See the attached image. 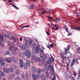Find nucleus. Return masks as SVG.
I'll return each mask as SVG.
<instances>
[{"label":"nucleus","instance_id":"1","mask_svg":"<svg viewBox=\"0 0 80 80\" xmlns=\"http://www.w3.org/2000/svg\"><path fill=\"white\" fill-rule=\"evenodd\" d=\"M68 49L67 48H65V51L66 53H65V52H60V55L61 56V58H62V61L63 62V60L67 58V53H68Z\"/></svg>","mask_w":80,"mask_h":80},{"label":"nucleus","instance_id":"2","mask_svg":"<svg viewBox=\"0 0 80 80\" xmlns=\"http://www.w3.org/2000/svg\"><path fill=\"white\" fill-rule=\"evenodd\" d=\"M46 69L47 70H48V69L50 68L51 70H52V71L50 72V74L52 75V74H53L54 73V69H53V66H52L51 64H49L48 65L47 64L45 65Z\"/></svg>","mask_w":80,"mask_h":80},{"label":"nucleus","instance_id":"3","mask_svg":"<svg viewBox=\"0 0 80 80\" xmlns=\"http://www.w3.org/2000/svg\"><path fill=\"white\" fill-rule=\"evenodd\" d=\"M37 46L35 48L34 50H32L33 53H38L39 52V53H42V50H41V49L40 48V46L39 45V44H38Z\"/></svg>","mask_w":80,"mask_h":80},{"label":"nucleus","instance_id":"4","mask_svg":"<svg viewBox=\"0 0 80 80\" xmlns=\"http://www.w3.org/2000/svg\"><path fill=\"white\" fill-rule=\"evenodd\" d=\"M41 74H38L36 75V76L34 74H32V77L33 78V79L34 80H37V79L38 80L40 77H41Z\"/></svg>","mask_w":80,"mask_h":80},{"label":"nucleus","instance_id":"5","mask_svg":"<svg viewBox=\"0 0 80 80\" xmlns=\"http://www.w3.org/2000/svg\"><path fill=\"white\" fill-rule=\"evenodd\" d=\"M13 69L12 68H4L3 69V71L4 72H6V73H10L11 72H13Z\"/></svg>","mask_w":80,"mask_h":80},{"label":"nucleus","instance_id":"6","mask_svg":"<svg viewBox=\"0 0 80 80\" xmlns=\"http://www.w3.org/2000/svg\"><path fill=\"white\" fill-rule=\"evenodd\" d=\"M24 54L26 55L28 58H30V55H31V52L29 50H27L26 52H24Z\"/></svg>","mask_w":80,"mask_h":80},{"label":"nucleus","instance_id":"7","mask_svg":"<svg viewBox=\"0 0 80 80\" xmlns=\"http://www.w3.org/2000/svg\"><path fill=\"white\" fill-rule=\"evenodd\" d=\"M40 56L41 58H43L41 59V61L42 62H45V59H46V58H47V56L44 54H40Z\"/></svg>","mask_w":80,"mask_h":80},{"label":"nucleus","instance_id":"8","mask_svg":"<svg viewBox=\"0 0 80 80\" xmlns=\"http://www.w3.org/2000/svg\"><path fill=\"white\" fill-rule=\"evenodd\" d=\"M12 61L15 63L18 62V58L15 57H13L11 58Z\"/></svg>","mask_w":80,"mask_h":80},{"label":"nucleus","instance_id":"9","mask_svg":"<svg viewBox=\"0 0 80 80\" xmlns=\"http://www.w3.org/2000/svg\"><path fill=\"white\" fill-rule=\"evenodd\" d=\"M7 37L9 40H12V39H14L15 38V37L10 34H7Z\"/></svg>","mask_w":80,"mask_h":80},{"label":"nucleus","instance_id":"10","mask_svg":"<svg viewBox=\"0 0 80 80\" xmlns=\"http://www.w3.org/2000/svg\"><path fill=\"white\" fill-rule=\"evenodd\" d=\"M23 42L25 43V46L27 47L28 46V40L26 38H24Z\"/></svg>","mask_w":80,"mask_h":80},{"label":"nucleus","instance_id":"11","mask_svg":"<svg viewBox=\"0 0 80 80\" xmlns=\"http://www.w3.org/2000/svg\"><path fill=\"white\" fill-rule=\"evenodd\" d=\"M14 74H12L9 75V77H8V80H12L13 78L14 77Z\"/></svg>","mask_w":80,"mask_h":80},{"label":"nucleus","instance_id":"12","mask_svg":"<svg viewBox=\"0 0 80 80\" xmlns=\"http://www.w3.org/2000/svg\"><path fill=\"white\" fill-rule=\"evenodd\" d=\"M6 60L8 63H11L12 62V59L10 58H7L6 59Z\"/></svg>","mask_w":80,"mask_h":80},{"label":"nucleus","instance_id":"13","mask_svg":"<svg viewBox=\"0 0 80 80\" xmlns=\"http://www.w3.org/2000/svg\"><path fill=\"white\" fill-rule=\"evenodd\" d=\"M20 67L21 68L23 67V61L21 59L20 60Z\"/></svg>","mask_w":80,"mask_h":80},{"label":"nucleus","instance_id":"14","mask_svg":"<svg viewBox=\"0 0 80 80\" xmlns=\"http://www.w3.org/2000/svg\"><path fill=\"white\" fill-rule=\"evenodd\" d=\"M15 74L17 75H19L20 74V71L19 70H16L14 72Z\"/></svg>","mask_w":80,"mask_h":80},{"label":"nucleus","instance_id":"15","mask_svg":"<svg viewBox=\"0 0 80 80\" xmlns=\"http://www.w3.org/2000/svg\"><path fill=\"white\" fill-rule=\"evenodd\" d=\"M28 43L29 45H32V40L31 39L28 40Z\"/></svg>","mask_w":80,"mask_h":80},{"label":"nucleus","instance_id":"16","mask_svg":"<svg viewBox=\"0 0 80 80\" xmlns=\"http://www.w3.org/2000/svg\"><path fill=\"white\" fill-rule=\"evenodd\" d=\"M0 40L1 42H3V35L0 34Z\"/></svg>","mask_w":80,"mask_h":80},{"label":"nucleus","instance_id":"17","mask_svg":"<svg viewBox=\"0 0 80 80\" xmlns=\"http://www.w3.org/2000/svg\"><path fill=\"white\" fill-rule=\"evenodd\" d=\"M80 30V28L78 27H75L73 28V30Z\"/></svg>","mask_w":80,"mask_h":80},{"label":"nucleus","instance_id":"18","mask_svg":"<svg viewBox=\"0 0 80 80\" xmlns=\"http://www.w3.org/2000/svg\"><path fill=\"white\" fill-rule=\"evenodd\" d=\"M14 51L16 52V53H19V49H18V48H16L14 49Z\"/></svg>","mask_w":80,"mask_h":80},{"label":"nucleus","instance_id":"19","mask_svg":"<svg viewBox=\"0 0 80 80\" xmlns=\"http://www.w3.org/2000/svg\"><path fill=\"white\" fill-rule=\"evenodd\" d=\"M64 29H65L67 32H68V28L67 26H65L64 27Z\"/></svg>","mask_w":80,"mask_h":80},{"label":"nucleus","instance_id":"20","mask_svg":"<svg viewBox=\"0 0 80 80\" xmlns=\"http://www.w3.org/2000/svg\"><path fill=\"white\" fill-rule=\"evenodd\" d=\"M32 71L34 72H37V69H36V68H35L34 67H32Z\"/></svg>","mask_w":80,"mask_h":80},{"label":"nucleus","instance_id":"21","mask_svg":"<svg viewBox=\"0 0 80 80\" xmlns=\"http://www.w3.org/2000/svg\"><path fill=\"white\" fill-rule=\"evenodd\" d=\"M51 77H52L53 75V77H54V78H52V80H55V78H56V77H55V75L53 73V74H51Z\"/></svg>","mask_w":80,"mask_h":80},{"label":"nucleus","instance_id":"22","mask_svg":"<svg viewBox=\"0 0 80 80\" xmlns=\"http://www.w3.org/2000/svg\"><path fill=\"white\" fill-rule=\"evenodd\" d=\"M41 78L42 80H46V78H45V77L43 74L42 75Z\"/></svg>","mask_w":80,"mask_h":80},{"label":"nucleus","instance_id":"23","mask_svg":"<svg viewBox=\"0 0 80 80\" xmlns=\"http://www.w3.org/2000/svg\"><path fill=\"white\" fill-rule=\"evenodd\" d=\"M12 54L13 55H14V56H15V55L18 54V53L15 51H14L12 52Z\"/></svg>","mask_w":80,"mask_h":80},{"label":"nucleus","instance_id":"24","mask_svg":"<svg viewBox=\"0 0 80 80\" xmlns=\"http://www.w3.org/2000/svg\"><path fill=\"white\" fill-rule=\"evenodd\" d=\"M21 49L24 50H25V45L23 44L22 45V46H21V48H20Z\"/></svg>","mask_w":80,"mask_h":80},{"label":"nucleus","instance_id":"25","mask_svg":"<svg viewBox=\"0 0 80 80\" xmlns=\"http://www.w3.org/2000/svg\"><path fill=\"white\" fill-rule=\"evenodd\" d=\"M41 72V69L40 68H38L37 69V73H38V74H40V72Z\"/></svg>","mask_w":80,"mask_h":80},{"label":"nucleus","instance_id":"26","mask_svg":"<svg viewBox=\"0 0 80 80\" xmlns=\"http://www.w3.org/2000/svg\"><path fill=\"white\" fill-rule=\"evenodd\" d=\"M12 6V7H14V8H15V9H16V10H18V7H17V6L15 5L14 4H11Z\"/></svg>","mask_w":80,"mask_h":80},{"label":"nucleus","instance_id":"27","mask_svg":"<svg viewBox=\"0 0 80 80\" xmlns=\"http://www.w3.org/2000/svg\"><path fill=\"white\" fill-rule=\"evenodd\" d=\"M27 62L28 66H29V67H30V61L28 60L27 61Z\"/></svg>","mask_w":80,"mask_h":80},{"label":"nucleus","instance_id":"28","mask_svg":"<svg viewBox=\"0 0 80 80\" xmlns=\"http://www.w3.org/2000/svg\"><path fill=\"white\" fill-rule=\"evenodd\" d=\"M13 47H14V46H13V45L12 46L10 47L9 48V50H13Z\"/></svg>","mask_w":80,"mask_h":80},{"label":"nucleus","instance_id":"29","mask_svg":"<svg viewBox=\"0 0 80 80\" xmlns=\"http://www.w3.org/2000/svg\"><path fill=\"white\" fill-rule=\"evenodd\" d=\"M23 67L25 69H27L28 68L27 64V63H25L23 66Z\"/></svg>","mask_w":80,"mask_h":80},{"label":"nucleus","instance_id":"30","mask_svg":"<svg viewBox=\"0 0 80 80\" xmlns=\"http://www.w3.org/2000/svg\"><path fill=\"white\" fill-rule=\"evenodd\" d=\"M1 75V76H5V73H4V72H0Z\"/></svg>","mask_w":80,"mask_h":80},{"label":"nucleus","instance_id":"31","mask_svg":"<svg viewBox=\"0 0 80 80\" xmlns=\"http://www.w3.org/2000/svg\"><path fill=\"white\" fill-rule=\"evenodd\" d=\"M8 45H9V46H11V45H12V46H13V43L11 41H9L8 42Z\"/></svg>","mask_w":80,"mask_h":80},{"label":"nucleus","instance_id":"32","mask_svg":"<svg viewBox=\"0 0 80 80\" xmlns=\"http://www.w3.org/2000/svg\"><path fill=\"white\" fill-rule=\"evenodd\" d=\"M40 59H39V58H37L35 60L36 62H40Z\"/></svg>","mask_w":80,"mask_h":80},{"label":"nucleus","instance_id":"33","mask_svg":"<svg viewBox=\"0 0 80 80\" xmlns=\"http://www.w3.org/2000/svg\"><path fill=\"white\" fill-rule=\"evenodd\" d=\"M25 77H26V79H28V74L27 73H26L25 74Z\"/></svg>","mask_w":80,"mask_h":80},{"label":"nucleus","instance_id":"34","mask_svg":"<svg viewBox=\"0 0 80 80\" xmlns=\"http://www.w3.org/2000/svg\"><path fill=\"white\" fill-rule=\"evenodd\" d=\"M5 55H9V54H10V52L8 51H7L5 52Z\"/></svg>","mask_w":80,"mask_h":80},{"label":"nucleus","instance_id":"35","mask_svg":"<svg viewBox=\"0 0 80 80\" xmlns=\"http://www.w3.org/2000/svg\"><path fill=\"white\" fill-rule=\"evenodd\" d=\"M46 77L47 78H48L49 75H48V72L47 71L46 73Z\"/></svg>","mask_w":80,"mask_h":80},{"label":"nucleus","instance_id":"36","mask_svg":"<svg viewBox=\"0 0 80 80\" xmlns=\"http://www.w3.org/2000/svg\"><path fill=\"white\" fill-rule=\"evenodd\" d=\"M51 62L52 61H51V60H49L46 62V63H47V64H50L51 63Z\"/></svg>","mask_w":80,"mask_h":80},{"label":"nucleus","instance_id":"37","mask_svg":"<svg viewBox=\"0 0 80 80\" xmlns=\"http://www.w3.org/2000/svg\"><path fill=\"white\" fill-rule=\"evenodd\" d=\"M32 59L33 60H35L36 58V57L34 55H33L32 57Z\"/></svg>","mask_w":80,"mask_h":80},{"label":"nucleus","instance_id":"38","mask_svg":"<svg viewBox=\"0 0 80 80\" xmlns=\"http://www.w3.org/2000/svg\"><path fill=\"white\" fill-rule=\"evenodd\" d=\"M48 13V12L46 11H43V12H42L41 13V15H43V13Z\"/></svg>","mask_w":80,"mask_h":80},{"label":"nucleus","instance_id":"39","mask_svg":"<svg viewBox=\"0 0 80 80\" xmlns=\"http://www.w3.org/2000/svg\"><path fill=\"white\" fill-rule=\"evenodd\" d=\"M17 45L18 47H19L20 48H21V44H20V42L18 43Z\"/></svg>","mask_w":80,"mask_h":80},{"label":"nucleus","instance_id":"40","mask_svg":"<svg viewBox=\"0 0 80 80\" xmlns=\"http://www.w3.org/2000/svg\"><path fill=\"white\" fill-rule=\"evenodd\" d=\"M0 63L1 65H5V62L3 61H1Z\"/></svg>","mask_w":80,"mask_h":80},{"label":"nucleus","instance_id":"41","mask_svg":"<svg viewBox=\"0 0 80 80\" xmlns=\"http://www.w3.org/2000/svg\"><path fill=\"white\" fill-rule=\"evenodd\" d=\"M77 51L79 53H80V47L77 48Z\"/></svg>","mask_w":80,"mask_h":80},{"label":"nucleus","instance_id":"42","mask_svg":"<svg viewBox=\"0 0 80 80\" xmlns=\"http://www.w3.org/2000/svg\"><path fill=\"white\" fill-rule=\"evenodd\" d=\"M34 6V5H32L31 6H30V9H33Z\"/></svg>","mask_w":80,"mask_h":80},{"label":"nucleus","instance_id":"43","mask_svg":"<svg viewBox=\"0 0 80 80\" xmlns=\"http://www.w3.org/2000/svg\"><path fill=\"white\" fill-rule=\"evenodd\" d=\"M57 21H60V18H56Z\"/></svg>","mask_w":80,"mask_h":80},{"label":"nucleus","instance_id":"44","mask_svg":"<svg viewBox=\"0 0 80 80\" xmlns=\"http://www.w3.org/2000/svg\"><path fill=\"white\" fill-rule=\"evenodd\" d=\"M22 78H25V75H24V74H22L21 76Z\"/></svg>","mask_w":80,"mask_h":80},{"label":"nucleus","instance_id":"45","mask_svg":"<svg viewBox=\"0 0 80 80\" xmlns=\"http://www.w3.org/2000/svg\"><path fill=\"white\" fill-rule=\"evenodd\" d=\"M32 45L33 46V47H35L36 46V43L35 42L33 43Z\"/></svg>","mask_w":80,"mask_h":80},{"label":"nucleus","instance_id":"46","mask_svg":"<svg viewBox=\"0 0 80 80\" xmlns=\"http://www.w3.org/2000/svg\"><path fill=\"white\" fill-rule=\"evenodd\" d=\"M72 35V33L70 32H69L68 33V36L69 35Z\"/></svg>","mask_w":80,"mask_h":80},{"label":"nucleus","instance_id":"47","mask_svg":"<svg viewBox=\"0 0 80 80\" xmlns=\"http://www.w3.org/2000/svg\"><path fill=\"white\" fill-rule=\"evenodd\" d=\"M12 40H13L14 42H17V39L15 38L14 37V38L13 39H12Z\"/></svg>","mask_w":80,"mask_h":80},{"label":"nucleus","instance_id":"48","mask_svg":"<svg viewBox=\"0 0 80 80\" xmlns=\"http://www.w3.org/2000/svg\"><path fill=\"white\" fill-rule=\"evenodd\" d=\"M68 50H70V46H68V48H67Z\"/></svg>","mask_w":80,"mask_h":80},{"label":"nucleus","instance_id":"49","mask_svg":"<svg viewBox=\"0 0 80 80\" xmlns=\"http://www.w3.org/2000/svg\"><path fill=\"white\" fill-rule=\"evenodd\" d=\"M74 63H73V62H72L71 63V65H70V66L71 67H72V66H73V65H74Z\"/></svg>","mask_w":80,"mask_h":80},{"label":"nucleus","instance_id":"50","mask_svg":"<svg viewBox=\"0 0 80 80\" xmlns=\"http://www.w3.org/2000/svg\"><path fill=\"white\" fill-rule=\"evenodd\" d=\"M39 10H44V11H45V9H43V8H42L40 9Z\"/></svg>","mask_w":80,"mask_h":80},{"label":"nucleus","instance_id":"51","mask_svg":"<svg viewBox=\"0 0 80 80\" xmlns=\"http://www.w3.org/2000/svg\"><path fill=\"white\" fill-rule=\"evenodd\" d=\"M31 63H33V62H33V59H32L31 60Z\"/></svg>","mask_w":80,"mask_h":80},{"label":"nucleus","instance_id":"52","mask_svg":"<svg viewBox=\"0 0 80 80\" xmlns=\"http://www.w3.org/2000/svg\"><path fill=\"white\" fill-rule=\"evenodd\" d=\"M46 33L47 34V35L48 36L49 35H50V33L48 32H46Z\"/></svg>","mask_w":80,"mask_h":80},{"label":"nucleus","instance_id":"53","mask_svg":"<svg viewBox=\"0 0 80 80\" xmlns=\"http://www.w3.org/2000/svg\"><path fill=\"white\" fill-rule=\"evenodd\" d=\"M51 47L52 48H53V44H51Z\"/></svg>","mask_w":80,"mask_h":80},{"label":"nucleus","instance_id":"54","mask_svg":"<svg viewBox=\"0 0 80 80\" xmlns=\"http://www.w3.org/2000/svg\"><path fill=\"white\" fill-rule=\"evenodd\" d=\"M0 62H3V58H1L0 59Z\"/></svg>","mask_w":80,"mask_h":80},{"label":"nucleus","instance_id":"55","mask_svg":"<svg viewBox=\"0 0 80 80\" xmlns=\"http://www.w3.org/2000/svg\"><path fill=\"white\" fill-rule=\"evenodd\" d=\"M1 47H3V46H4V45H3V44L2 43L1 44Z\"/></svg>","mask_w":80,"mask_h":80},{"label":"nucleus","instance_id":"56","mask_svg":"<svg viewBox=\"0 0 80 80\" xmlns=\"http://www.w3.org/2000/svg\"><path fill=\"white\" fill-rule=\"evenodd\" d=\"M28 27H29V26H28V25H26V26H24V28L26 27V28H28Z\"/></svg>","mask_w":80,"mask_h":80},{"label":"nucleus","instance_id":"57","mask_svg":"<svg viewBox=\"0 0 80 80\" xmlns=\"http://www.w3.org/2000/svg\"><path fill=\"white\" fill-rule=\"evenodd\" d=\"M58 28H59L58 27H57V28H56L55 29V30H58Z\"/></svg>","mask_w":80,"mask_h":80},{"label":"nucleus","instance_id":"58","mask_svg":"<svg viewBox=\"0 0 80 80\" xmlns=\"http://www.w3.org/2000/svg\"><path fill=\"white\" fill-rule=\"evenodd\" d=\"M75 61V59H73L72 60V62L73 63H74Z\"/></svg>","mask_w":80,"mask_h":80},{"label":"nucleus","instance_id":"59","mask_svg":"<svg viewBox=\"0 0 80 80\" xmlns=\"http://www.w3.org/2000/svg\"><path fill=\"white\" fill-rule=\"evenodd\" d=\"M76 72H74V76H76Z\"/></svg>","mask_w":80,"mask_h":80},{"label":"nucleus","instance_id":"60","mask_svg":"<svg viewBox=\"0 0 80 80\" xmlns=\"http://www.w3.org/2000/svg\"><path fill=\"white\" fill-rule=\"evenodd\" d=\"M22 41V38H20V41L21 42Z\"/></svg>","mask_w":80,"mask_h":80},{"label":"nucleus","instance_id":"61","mask_svg":"<svg viewBox=\"0 0 80 80\" xmlns=\"http://www.w3.org/2000/svg\"><path fill=\"white\" fill-rule=\"evenodd\" d=\"M42 53H44V51H43V49L41 50V53H42Z\"/></svg>","mask_w":80,"mask_h":80},{"label":"nucleus","instance_id":"62","mask_svg":"<svg viewBox=\"0 0 80 80\" xmlns=\"http://www.w3.org/2000/svg\"><path fill=\"white\" fill-rule=\"evenodd\" d=\"M50 55H51V58L52 59H53V57H52V55L51 54Z\"/></svg>","mask_w":80,"mask_h":80},{"label":"nucleus","instance_id":"63","mask_svg":"<svg viewBox=\"0 0 80 80\" xmlns=\"http://www.w3.org/2000/svg\"><path fill=\"white\" fill-rule=\"evenodd\" d=\"M49 19H53V18L52 17H49Z\"/></svg>","mask_w":80,"mask_h":80},{"label":"nucleus","instance_id":"64","mask_svg":"<svg viewBox=\"0 0 80 80\" xmlns=\"http://www.w3.org/2000/svg\"><path fill=\"white\" fill-rule=\"evenodd\" d=\"M78 74H79V75H80V70H79V72H78Z\"/></svg>","mask_w":80,"mask_h":80}]
</instances>
